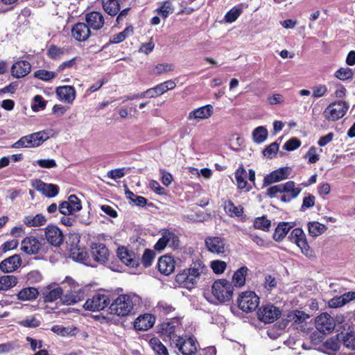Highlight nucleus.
I'll list each match as a JSON object with an SVG mask.
<instances>
[{"label": "nucleus", "mask_w": 355, "mask_h": 355, "mask_svg": "<svg viewBox=\"0 0 355 355\" xmlns=\"http://www.w3.org/2000/svg\"><path fill=\"white\" fill-rule=\"evenodd\" d=\"M207 268L202 261L196 260L190 268L179 272L175 276V282L182 287L191 289L198 280L206 274Z\"/></svg>", "instance_id": "obj_1"}, {"label": "nucleus", "mask_w": 355, "mask_h": 355, "mask_svg": "<svg viewBox=\"0 0 355 355\" xmlns=\"http://www.w3.org/2000/svg\"><path fill=\"white\" fill-rule=\"evenodd\" d=\"M162 334L169 338L183 355H193L197 352V343L192 337H181L175 334V327L169 323L163 324Z\"/></svg>", "instance_id": "obj_2"}, {"label": "nucleus", "mask_w": 355, "mask_h": 355, "mask_svg": "<svg viewBox=\"0 0 355 355\" xmlns=\"http://www.w3.org/2000/svg\"><path fill=\"white\" fill-rule=\"evenodd\" d=\"M139 302L140 298L136 295H121L111 304L110 313L119 316L128 315Z\"/></svg>", "instance_id": "obj_3"}, {"label": "nucleus", "mask_w": 355, "mask_h": 355, "mask_svg": "<svg viewBox=\"0 0 355 355\" xmlns=\"http://www.w3.org/2000/svg\"><path fill=\"white\" fill-rule=\"evenodd\" d=\"M234 287L229 281L221 279L216 281L212 286L214 296L220 302L230 301L233 295Z\"/></svg>", "instance_id": "obj_4"}, {"label": "nucleus", "mask_w": 355, "mask_h": 355, "mask_svg": "<svg viewBox=\"0 0 355 355\" xmlns=\"http://www.w3.org/2000/svg\"><path fill=\"white\" fill-rule=\"evenodd\" d=\"M49 138L47 134L44 131L35 132L24 137H22L13 145V148H33L41 145Z\"/></svg>", "instance_id": "obj_5"}, {"label": "nucleus", "mask_w": 355, "mask_h": 355, "mask_svg": "<svg viewBox=\"0 0 355 355\" xmlns=\"http://www.w3.org/2000/svg\"><path fill=\"white\" fill-rule=\"evenodd\" d=\"M239 307L244 312H252L258 307L259 297L253 291L243 292L237 300Z\"/></svg>", "instance_id": "obj_6"}, {"label": "nucleus", "mask_w": 355, "mask_h": 355, "mask_svg": "<svg viewBox=\"0 0 355 355\" xmlns=\"http://www.w3.org/2000/svg\"><path fill=\"white\" fill-rule=\"evenodd\" d=\"M348 108L346 102L338 101L329 105L323 114L328 121H335L344 116Z\"/></svg>", "instance_id": "obj_7"}, {"label": "nucleus", "mask_w": 355, "mask_h": 355, "mask_svg": "<svg viewBox=\"0 0 355 355\" xmlns=\"http://www.w3.org/2000/svg\"><path fill=\"white\" fill-rule=\"evenodd\" d=\"M110 303L108 295L103 293H95L89 297L83 305L85 310L99 311L103 310Z\"/></svg>", "instance_id": "obj_8"}, {"label": "nucleus", "mask_w": 355, "mask_h": 355, "mask_svg": "<svg viewBox=\"0 0 355 355\" xmlns=\"http://www.w3.org/2000/svg\"><path fill=\"white\" fill-rule=\"evenodd\" d=\"M258 318L264 323H272L281 315V311L273 304L261 306L257 312Z\"/></svg>", "instance_id": "obj_9"}, {"label": "nucleus", "mask_w": 355, "mask_h": 355, "mask_svg": "<svg viewBox=\"0 0 355 355\" xmlns=\"http://www.w3.org/2000/svg\"><path fill=\"white\" fill-rule=\"evenodd\" d=\"M179 238L174 232L164 230L162 232V237L156 243L154 248L158 251H162L166 245L176 248L179 246Z\"/></svg>", "instance_id": "obj_10"}, {"label": "nucleus", "mask_w": 355, "mask_h": 355, "mask_svg": "<svg viewBox=\"0 0 355 355\" xmlns=\"http://www.w3.org/2000/svg\"><path fill=\"white\" fill-rule=\"evenodd\" d=\"M315 328L324 334L332 332L335 328L334 319L327 313H322L315 318Z\"/></svg>", "instance_id": "obj_11"}, {"label": "nucleus", "mask_w": 355, "mask_h": 355, "mask_svg": "<svg viewBox=\"0 0 355 355\" xmlns=\"http://www.w3.org/2000/svg\"><path fill=\"white\" fill-rule=\"evenodd\" d=\"M82 209L80 200L75 195H70L67 200L59 205V211L63 215H73Z\"/></svg>", "instance_id": "obj_12"}, {"label": "nucleus", "mask_w": 355, "mask_h": 355, "mask_svg": "<svg viewBox=\"0 0 355 355\" xmlns=\"http://www.w3.org/2000/svg\"><path fill=\"white\" fill-rule=\"evenodd\" d=\"M44 243L35 236H31L24 239L21 243V250L28 254L40 253L43 248Z\"/></svg>", "instance_id": "obj_13"}, {"label": "nucleus", "mask_w": 355, "mask_h": 355, "mask_svg": "<svg viewBox=\"0 0 355 355\" xmlns=\"http://www.w3.org/2000/svg\"><path fill=\"white\" fill-rule=\"evenodd\" d=\"M45 238L54 247L60 246L64 241L62 232L56 225H49L45 228Z\"/></svg>", "instance_id": "obj_14"}, {"label": "nucleus", "mask_w": 355, "mask_h": 355, "mask_svg": "<svg viewBox=\"0 0 355 355\" xmlns=\"http://www.w3.org/2000/svg\"><path fill=\"white\" fill-rule=\"evenodd\" d=\"M205 245L208 250L217 254L225 252V240L219 236H209L205 239Z\"/></svg>", "instance_id": "obj_15"}, {"label": "nucleus", "mask_w": 355, "mask_h": 355, "mask_svg": "<svg viewBox=\"0 0 355 355\" xmlns=\"http://www.w3.org/2000/svg\"><path fill=\"white\" fill-rule=\"evenodd\" d=\"M291 173V169L288 167L279 168L269 175H267L263 180L264 185H270L272 183L280 182L286 179Z\"/></svg>", "instance_id": "obj_16"}, {"label": "nucleus", "mask_w": 355, "mask_h": 355, "mask_svg": "<svg viewBox=\"0 0 355 355\" xmlns=\"http://www.w3.org/2000/svg\"><path fill=\"white\" fill-rule=\"evenodd\" d=\"M33 187L48 198L55 196L59 191V187L57 185L44 183L40 180H35L33 182Z\"/></svg>", "instance_id": "obj_17"}, {"label": "nucleus", "mask_w": 355, "mask_h": 355, "mask_svg": "<svg viewBox=\"0 0 355 355\" xmlns=\"http://www.w3.org/2000/svg\"><path fill=\"white\" fill-rule=\"evenodd\" d=\"M31 70V64L26 60L15 62L10 69L11 74L16 78H21L27 76Z\"/></svg>", "instance_id": "obj_18"}, {"label": "nucleus", "mask_w": 355, "mask_h": 355, "mask_svg": "<svg viewBox=\"0 0 355 355\" xmlns=\"http://www.w3.org/2000/svg\"><path fill=\"white\" fill-rule=\"evenodd\" d=\"M91 253L94 260L104 263L107 260L109 251L106 246L100 243H93L91 245Z\"/></svg>", "instance_id": "obj_19"}, {"label": "nucleus", "mask_w": 355, "mask_h": 355, "mask_svg": "<svg viewBox=\"0 0 355 355\" xmlns=\"http://www.w3.org/2000/svg\"><path fill=\"white\" fill-rule=\"evenodd\" d=\"M155 322V317L149 313L139 315L134 322L135 329L138 331H146L151 328Z\"/></svg>", "instance_id": "obj_20"}, {"label": "nucleus", "mask_w": 355, "mask_h": 355, "mask_svg": "<svg viewBox=\"0 0 355 355\" xmlns=\"http://www.w3.org/2000/svg\"><path fill=\"white\" fill-rule=\"evenodd\" d=\"M42 294L45 302H53L59 298H62L63 290L55 284H50L44 289Z\"/></svg>", "instance_id": "obj_21"}, {"label": "nucleus", "mask_w": 355, "mask_h": 355, "mask_svg": "<svg viewBox=\"0 0 355 355\" xmlns=\"http://www.w3.org/2000/svg\"><path fill=\"white\" fill-rule=\"evenodd\" d=\"M21 264V259L19 255L11 256L0 263V269L5 273H10L16 270Z\"/></svg>", "instance_id": "obj_22"}, {"label": "nucleus", "mask_w": 355, "mask_h": 355, "mask_svg": "<svg viewBox=\"0 0 355 355\" xmlns=\"http://www.w3.org/2000/svg\"><path fill=\"white\" fill-rule=\"evenodd\" d=\"M91 34L90 28L85 23H78L73 26L71 30L73 37L79 42L87 40Z\"/></svg>", "instance_id": "obj_23"}, {"label": "nucleus", "mask_w": 355, "mask_h": 355, "mask_svg": "<svg viewBox=\"0 0 355 355\" xmlns=\"http://www.w3.org/2000/svg\"><path fill=\"white\" fill-rule=\"evenodd\" d=\"M175 268V261L171 256L164 255L159 258L158 270L161 273L168 275L174 271Z\"/></svg>", "instance_id": "obj_24"}, {"label": "nucleus", "mask_w": 355, "mask_h": 355, "mask_svg": "<svg viewBox=\"0 0 355 355\" xmlns=\"http://www.w3.org/2000/svg\"><path fill=\"white\" fill-rule=\"evenodd\" d=\"M213 114V107L211 105H207L198 107L191 111L188 116V119L193 120H203L209 119Z\"/></svg>", "instance_id": "obj_25"}, {"label": "nucleus", "mask_w": 355, "mask_h": 355, "mask_svg": "<svg viewBox=\"0 0 355 355\" xmlns=\"http://www.w3.org/2000/svg\"><path fill=\"white\" fill-rule=\"evenodd\" d=\"M85 20L89 28L101 29L104 24V17L99 12H91L86 15Z\"/></svg>", "instance_id": "obj_26"}, {"label": "nucleus", "mask_w": 355, "mask_h": 355, "mask_svg": "<svg viewBox=\"0 0 355 355\" xmlns=\"http://www.w3.org/2000/svg\"><path fill=\"white\" fill-rule=\"evenodd\" d=\"M56 94L61 101L72 103L76 98V90L72 86H60L57 87Z\"/></svg>", "instance_id": "obj_27"}, {"label": "nucleus", "mask_w": 355, "mask_h": 355, "mask_svg": "<svg viewBox=\"0 0 355 355\" xmlns=\"http://www.w3.org/2000/svg\"><path fill=\"white\" fill-rule=\"evenodd\" d=\"M46 221V218L42 214H37L35 216H26L23 219L24 223L29 227H37L44 225Z\"/></svg>", "instance_id": "obj_28"}, {"label": "nucleus", "mask_w": 355, "mask_h": 355, "mask_svg": "<svg viewBox=\"0 0 355 355\" xmlns=\"http://www.w3.org/2000/svg\"><path fill=\"white\" fill-rule=\"evenodd\" d=\"M117 255L121 261L127 266L137 267L139 265L138 260L133 257L134 254H130L125 248H118Z\"/></svg>", "instance_id": "obj_29"}, {"label": "nucleus", "mask_w": 355, "mask_h": 355, "mask_svg": "<svg viewBox=\"0 0 355 355\" xmlns=\"http://www.w3.org/2000/svg\"><path fill=\"white\" fill-rule=\"evenodd\" d=\"M39 291L35 287H27L21 289L17 295V299L21 301H33L37 298Z\"/></svg>", "instance_id": "obj_30"}, {"label": "nucleus", "mask_w": 355, "mask_h": 355, "mask_svg": "<svg viewBox=\"0 0 355 355\" xmlns=\"http://www.w3.org/2000/svg\"><path fill=\"white\" fill-rule=\"evenodd\" d=\"M84 298V292L79 289L78 291H70L64 295L62 298L63 304L70 305L78 303Z\"/></svg>", "instance_id": "obj_31"}, {"label": "nucleus", "mask_w": 355, "mask_h": 355, "mask_svg": "<svg viewBox=\"0 0 355 355\" xmlns=\"http://www.w3.org/2000/svg\"><path fill=\"white\" fill-rule=\"evenodd\" d=\"M149 345L155 355H169L166 346L157 338H151Z\"/></svg>", "instance_id": "obj_32"}, {"label": "nucleus", "mask_w": 355, "mask_h": 355, "mask_svg": "<svg viewBox=\"0 0 355 355\" xmlns=\"http://www.w3.org/2000/svg\"><path fill=\"white\" fill-rule=\"evenodd\" d=\"M104 10L111 16L116 15L120 10V4L118 0H103Z\"/></svg>", "instance_id": "obj_33"}, {"label": "nucleus", "mask_w": 355, "mask_h": 355, "mask_svg": "<svg viewBox=\"0 0 355 355\" xmlns=\"http://www.w3.org/2000/svg\"><path fill=\"white\" fill-rule=\"evenodd\" d=\"M225 212L231 217L241 216L243 213L242 206H235L231 200L225 201L224 203Z\"/></svg>", "instance_id": "obj_34"}, {"label": "nucleus", "mask_w": 355, "mask_h": 355, "mask_svg": "<svg viewBox=\"0 0 355 355\" xmlns=\"http://www.w3.org/2000/svg\"><path fill=\"white\" fill-rule=\"evenodd\" d=\"M308 230L309 234L313 237L318 236L322 234L327 230V227L317 221L308 223Z\"/></svg>", "instance_id": "obj_35"}, {"label": "nucleus", "mask_w": 355, "mask_h": 355, "mask_svg": "<svg viewBox=\"0 0 355 355\" xmlns=\"http://www.w3.org/2000/svg\"><path fill=\"white\" fill-rule=\"evenodd\" d=\"M282 191L284 193L289 194L291 198H297L301 192V189L295 187L293 181H288L282 184Z\"/></svg>", "instance_id": "obj_36"}, {"label": "nucleus", "mask_w": 355, "mask_h": 355, "mask_svg": "<svg viewBox=\"0 0 355 355\" xmlns=\"http://www.w3.org/2000/svg\"><path fill=\"white\" fill-rule=\"evenodd\" d=\"M17 284V278L14 275H5L0 277V290L6 291Z\"/></svg>", "instance_id": "obj_37"}, {"label": "nucleus", "mask_w": 355, "mask_h": 355, "mask_svg": "<svg viewBox=\"0 0 355 355\" xmlns=\"http://www.w3.org/2000/svg\"><path fill=\"white\" fill-rule=\"evenodd\" d=\"M291 227L288 223H280L275 230L273 239L277 241H282L287 234Z\"/></svg>", "instance_id": "obj_38"}, {"label": "nucleus", "mask_w": 355, "mask_h": 355, "mask_svg": "<svg viewBox=\"0 0 355 355\" xmlns=\"http://www.w3.org/2000/svg\"><path fill=\"white\" fill-rule=\"evenodd\" d=\"M268 137V130L263 126H259L252 132L253 140L255 143L261 144L266 141Z\"/></svg>", "instance_id": "obj_39"}, {"label": "nucleus", "mask_w": 355, "mask_h": 355, "mask_svg": "<svg viewBox=\"0 0 355 355\" xmlns=\"http://www.w3.org/2000/svg\"><path fill=\"white\" fill-rule=\"evenodd\" d=\"M246 171L243 166H241L235 172V178L237 186L239 189H244L247 186Z\"/></svg>", "instance_id": "obj_40"}, {"label": "nucleus", "mask_w": 355, "mask_h": 355, "mask_svg": "<svg viewBox=\"0 0 355 355\" xmlns=\"http://www.w3.org/2000/svg\"><path fill=\"white\" fill-rule=\"evenodd\" d=\"M247 271L248 268L243 266L234 272L233 275V282L236 286H242L245 284Z\"/></svg>", "instance_id": "obj_41"}, {"label": "nucleus", "mask_w": 355, "mask_h": 355, "mask_svg": "<svg viewBox=\"0 0 355 355\" xmlns=\"http://www.w3.org/2000/svg\"><path fill=\"white\" fill-rule=\"evenodd\" d=\"M76 328L71 327H63L62 325H54L51 327V331L55 334L61 336H66L69 335H75V331Z\"/></svg>", "instance_id": "obj_42"}, {"label": "nucleus", "mask_w": 355, "mask_h": 355, "mask_svg": "<svg viewBox=\"0 0 355 355\" xmlns=\"http://www.w3.org/2000/svg\"><path fill=\"white\" fill-rule=\"evenodd\" d=\"M34 76L44 81H49L57 76V73L44 69H40L34 73Z\"/></svg>", "instance_id": "obj_43"}, {"label": "nucleus", "mask_w": 355, "mask_h": 355, "mask_svg": "<svg viewBox=\"0 0 355 355\" xmlns=\"http://www.w3.org/2000/svg\"><path fill=\"white\" fill-rule=\"evenodd\" d=\"M165 92L166 91L164 87L163 86L162 83H160L154 87L148 89L144 92V94L145 97L155 98L164 94Z\"/></svg>", "instance_id": "obj_44"}, {"label": "nucleus", "mask_w": 355, "mask_h": 355, "mask_svg": "<svg viewBox=\"0 0 355 355\" xmlns=\"http://www.w3.org/2000/svg\"><path fill=\"white\" fill-rule=\"evenodd\" d=\"M335 76L341 80H346L352 78L354 72L350 68L342 67L336 71Z\"/></svg>", "instance_id": "obj_45"}, {"label": "nucleus", "mask_w": 355, "mask_h": 355, "mask_svg": "<svg viewBox=\"0 0 355 355\" xmlns=\"http://www.w3.org/2000/svg\"><path fill=\"white\" fill-rule=\"evenodd\" d=\"M174 69L175 67L171 63H161L155 67L153 72L155 74L160 75L162 73L172 71Z\"/></svg>", "instance_id": "obj_46"}, {"label": "nucleus", "mask_w": 355, "mask_h": 355, "mask_svg": "<svg viewBox=\"0 0 355 355\" xmlns=\"http://www.w3.org/2000/svg\"><path fill=\"white\" fill-rule=\"evenodd\" d=\"M254 227L256 229L268 231L270 227V221L265 216L259 217L254 220Z\"/></svg>", "instance_id": "obj_47"}, {"label": "nucleus", "mask_w": 355, "mask_h": 355, "mask_svg": "<svg viewBox=\"0 0 355 355\" xmlns=\"http://www.w3.org/2000/svg\"><path fill=\"white\" fill-rule=\"evenodd\" d=\"M288 318L291 321L295 323H301L308 319L309 316L303 311L296 310L291 313V314L288 315Z\"/></svg>", "instance_id": "obj_48"}, {"label": "nucleus", "mask_w": 355, "mask_h": 355, "mask_svg": "<svg viewBox=\"0 0 355 355\" xmlns=\"http://www.w3.org/2000/svg\"><path fill=\"white\" fill-rule=\"evenodd\" d=\"M40 320L37 318L35 315L31 318H26L19 322V324L24 327L35 328L40 325Z\"/></svg>", "instance_id": "obj_49"}, {"label": "nucleus", "mask_w": 355, "mask_h": 355, "mask_svg": "<svg viewBox=\"0 0 355 355\" xmlns=\"http://www.w3.org/2000/svg\"><path fill=\"white\" fill-rule=\"evenodd\" d=\"M174 8L169 1H166L157 9V12L164 18H166L170 14L173 12Z\"/></svg>", "instance_id": "obj_50"}, {"label": "nucleus", "mask_w": 355, "mask_h": 355, "mask_svg": "<svg viewBox=\"0 0 355 355\" xmlns=\"http://www.w3.org/2000/svg\"><path fill=\"white\" fill-rule=\"evenodd\" d=\"M132 32L133 28L132 27H128L123 31L113 35L110 41L112 43L121 42L126 38L128 34L132 33Z\"/></svg>", "instance_id": "obj_51"}, {"label": "nucleus", "mask_w": 355, "mask_h": 355, "mask_svg": "<svg viewBox=\"0 0 355 355\" xmlns=\"http://www.w3.org/2000/svg\"><path fill=\"white\" fill-rule=\"evenodd\" d=\"M242 12V10L237 8H233L225 16L226 22L232 23L235 21Z\"/></svg>", "instance_id": "obj_52"}, {"label": "nucleus", "mask_w": 355, "mask_h": 355, "mask_svg": "<svg viewBox=\"0 0 355 355\" xmlns=\"http://www.w3.org/2000/svg\"><path fill=\"white\" fill-rule=\"evenodd\" d=\"M156 309L160 314L163 315H168L175 310L171 304L164 302H159L156 306Z\"/></svg>", "instance_id": "obj_53"}, {"label": "nucleus", "mask_w": 355, "mask_h": 355, "mask_svg": "<svg viewBox=\"0 0 355 355\" xmlns=\"http://www.w3.org/2000/svg\"><path fill=\"white\" fill-rule=\"evenodd\" d=\"M227 267L225 261L220 260H214L211 262V268L216 274H220L224 272Z\"/></svg>", "instance_id": "obj_54"}, {"label": "nucleus", "mask_w": 355, "mask_h": 355, "mask_svg": "<svg viewBox=\"0 0 355 355\" xmlns=\"http://www.w3.org/2000/svg\"><path fill=\"white\" fill-rule=\"evenodd\" d=\"M64 54V49L56 46H51L48 50L49 56L54 60L60 59Z\"/></svg>", "instance_id": "obj_55"}, {"label": "nucleus", "mask_w": 355, "mask_h": 355, "mask_svg": "<svg viewBox=\"0 0 355 355\" xmlns=\"http://www.w3.org/2000/svg\"><path fill=\"white\" fill-rule=\"evenodd\" d=\"M279 150V144L277 142H273L270 144L263 150V155L265 157L272 158L273 157Z\"/></svg>", "instance_id": "obj_56"}, {"label": "nucleus", "mask_w": 355, "mask_h": 355, "mask_svg": "<svg viewBox=\"0 0 355 355\" xmlns=\"http://www.w3.org/2000/svg\"><path fill=\"white\" fill-rule=\"evenodd\" d=\"M301 145V141L297 138H291L287 141L283 148L286 150H294L299 148Z\"/></svg>", "instance_id": "obj_57"}, {"label": "nucleus", "mask_w": 355, "mask_h": 355, "mask_svg": "<svg viewBox=\"0 0 355 355\" xmlns=\"http://www.w3.org/2000/svg\"><path fill=\"white\" fill-rule=\"evenodd\" d=\"M304 157L309 159V162L311 164L316 163L320 157L319 155L317 153L316 148L314 146H311L309 148Z\"/></svg>", "instance_id": "obj_58"}, {"label": "nucleus", "mask_w": 355, "mask_h": 355, "mask_svg": "<svg viewBox=\"0 0 355 355\" xmlns=\"http://www.w3.org/2000/svg\"><path fill=\"white\" fill-rule=\"evenodd\" d=\"M324 347L327 349L336 352L340 348V343L337 338H331L324 343Z\"/></svg>", "instance_id": "obj_59"}, {"label": "nucleus", "mask_w": 355, "mask_h": 355, "mask_svg": "<svg viewBox=\"0 0 355 355\" xmlns=\"http://www.w3.org/2000/svg\"><path fill=\"white\" fill-rule=\"evenodd\" d=\"M343 345L349 349H355V336L347 334L343 338Z\"/></svg>", "instance_id": "obj_60"}, {"label": "nucleus", "mask_w": 355, "mask_h": 355, "mask_svg": "<svg viewBox=\"0 0 355 355\" xmlns=\"http://www.w3.org/2000/svg\"><path fill=\"white\" fill-rule=\"evenodd\" d=\"M327 92V87L324 85H318L313 87V97L320 98L324 96Z\"/></svg>", "instance_id": "obj_61"}, {"label": "nucleus", "mask_w": 355, "mask_h": 355, "mask_svg": "<svg viewBox=\"0 0 355 355\" xmlns=\"http://www.w3.org/2000/svg\"><path fill=\"white\" fill-rule=\"evenodd\" d=\"M153 259V252L150 250H146L142 256L141 262L145 267H148L151 265Z\"/></svg>", "instance_id": "obj_62"}, {"label": "nucleus", "mask_w": 355, "mask_h": 355, "mask_svg": "<svg viewBox=\"0 0 355 355\" xmlns=\"http://www.w3.org/2000/svg\"><path fill=\"white\" fill-rule=\"evenodd\" d=\"M37 164L44 168H51L57 166L55 161L53 159H40L37 160Z\"/></svg>", "instance_id": "obj_63"}, {"label": "nucleus", "mask_w": 355, "mask_h": 355, "mask_svg": "<svg viewBox=\"0 0 355 355\" xmlns=\"http://www.w3.org/2000/svg\"><path fill=\"white\" fill-rule=\"evenodd\" d=\"M34 104L32 105V109L33 111H38L39 108L44 109L46 106V101L43 97L40 95H36L34 98Z\"/></svg>", "instance_id": "obj_64"}]
</instances>
